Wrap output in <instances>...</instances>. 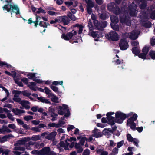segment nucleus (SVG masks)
<instances>
[{
	"label": "nucleus",
	"instance_id": "obj_1",
	"mask_svg": "<svg viewBox=\"0 0 155 155\" xmlns=\"http://www.w3.org/2000/svg\"><path fill=\"white\" fill-rule=\"evenodd\" d=\"M3 3H6L2 7L3 10H6L9 12L11 10L13 12H15L16 15L20 14L19 9L16 5H12V0H0Z\"/></svg>",
	"mask_w": 155,
	"mask_h": 155
},
{
	"label": "nucleus",
	"instance_id": "obj_2",
	"mask_svg": "<svg viewBox=\"0 0 155 155\" xmlns=\"http://www.w3.org/2000/svg\"><path fill=\"white\" fill-rule=\"evenodd\" d=\"M58 114L60 115L64 114L63 117H68L70 115V113L69 111L68 106L65 104H63L62 105L56 107Z\"/></svg>",
	"mask_w": 155,
	"mask_h": 155
},
{
	"label": "nucleus",
	"instance_id": "obj_3",
	"mask_svg": "<svg viewBox=\"0 0 155 155\" xmlns=\"http://www.w3.org/2000/svg\"><path fill=\"white\" fill-rule=\"evenodd\" d=\"M12 93L14 94L13 97H17L19 96H21L22 95L26 97H30L31 94V93L27 90H24L22 91L17 90H13Z\"/></svg>",
	"mask_w": 155,
	"mask_h": 155
},
{
	"label": "nucleus",
	"instance_id": "obj_4",
	"mask_svg": "<svg viewBox=\"0 0 155 155\" xmlns=\"http://www.w3.org/2000/svg\"><path fill=\"white\" fill-rule=\"evenodd\" d=\"M107 38L113 41H118L119 39V36L117 33L114 31H111L108 34L105 35Z\"/></svg>",
	"mask_w": 155,
	"mask_h": 155
},
{
	"label": "nucleus",
	"instance_id": "obj_5",
	"mask_svg": "<svg viewBox=\"0 0 155 155\" xmlns=\"http://www.w3.org/2000/svg\"><path fill=\"white\" fill-rule=\"evenodd\" d=\"M94 26L99 30H104L107 25V23L106 21H99L98 20H96L93 21Z\"/></svg>",
	"mask_w": 155,
	"mask_h": 155
},
{
	"label": "nucleus",
	"instance_id": "obj_6",
	"mask_svg": "<svg viewBox=\"0 0 155 155\" xmlns=\"http://www.w3.org/2000/svg\"><path fill=\"white\" fill-rule=\"evenodd\" d=\"M115 121L119 123H121L127 117V115L120 112L118 111L115 114Z\"/></svg>",
	"mask_w": 155,
	"mask_h": 155
},
{
	"label": "nucleus",
	"instance_id": "obj_7",
	"mask_svg": "<svg viewBox=\"0 0 155 155\" xmlns=\"http://www.w3.org/2000/svg\"><path fill=\"white\" fill-rule=\"evenodd\" d=\"M119 46L122 50H126L128 48L129 45L126 38H121L120 39Z\"/></svg>",
	"mask_w": 155,
	"mask_h": 155
},
{
	"label": "nucleus",
	"instance_id": "obj_8",
	"mask_svg": "<svg viewBox=\"0 0 155 155\" xmlns=\"http://www.w3.org/2000/svg\"><path fill=\"white\" fill-rule=\"evenodd\" d=\"M77 34V32L73 30L71 32H69L66 34L63 33L61 35V38L64 40L68 41L70 39H71L74 35Z\"/></svg>",
	"mask_w": 155,
	"mask_h": 155
},
{
	"label": "nucleus",
	"instance_id": "obj_9",
	"mask_svg": "<svg viewBox=\"0 0 155 155\" xmlns=\"http://www.w3.org/2000/svg\"><path fill=\"white\" fill-rule=\"evenodd\" d=\"M59 144L60 147H64L65 150H68V146L71 148L74 146V142H72L70 144H69V143H68L67 140H66L65 143L63 142H61Z\"/></svg>",
	"mask_w": 155,
	"mask_h": 155
},
{
	"label": "nucleus",
	"instance_id": "obj_10",
	"mask_svg": "<svg viewBox=\"0 0 155 155\" xmlns=\"http://www.w3.org/2000/svg\"><path fill=\"white\" fill-rule=\"evenodd\" d=\"M114 114V112H109L107 113L106 115L107 119L108 120V123L111 125L114 124V118L112 116V115Z\"/></svg>",
	"mask_w": 155,
	"mask_h": 155
},
{
	"label": "nucleus",
	"instance_id": "obj_11",
	"mask_svg": "<svg viewBox=\"0 0 155 155\" xmlns=\"http://www.w3.org/2000/svg\"><path fill=\"white\" fill-rule=\"evenodd\" d=\"M100 18L103 20H106L109 17V13L104 10H102L101 13L98 14Z\"/></svg>",
	"mask_w": 155,
	"mask_h": 155
},
{
	"label": "nucleus",
	"instance_id": "obj_12",
	"mask_svg": "<svg viewBox=\"0 0 155 155\" xmlns=\"http://www.w3.org/2000/svg\"><path fill=\"white\" fill-rule=\"evenodd\" d=\"M134 121L132 120V118H129L127 121V125L130 126V128L133 130L136 129V124L134 122Z\"/></svg>",
	"mask_w": 155,
	"mask_h": 155
},
{
	"label": "nucleus",
	"instance_id": "obj_13",
	"mask_svg": "<svg viewBox=\"0 0 155 155\" xmlns=\"http://www.w3.org/2000/svg\"><path fill=\"white\" fill-rule=\"evenodd\" d=\"M48 113L49 115L53 118H55L58 116V114L55 113V109L53 107H50Z\"/></svg>",
	"mask_w": 155,
	"mask_h": 155
},
{
	"label": "nucleus",
	"instance_id": "obj_14",
	"mask_svg": "<svg viewBox=\"0 0 155 155\" xmlns=\"http://www.w3.org/2000/svg\"><path fill=\"white\" fill-rule=\"evenodd\" d=\"M20 104L21 105L22 107H20V108L23 109V108L26 109H29L30 108V106L29 105V102L26 101H21Z\"/></svg>",
	"mask_w": 155,
	"mask_h": 155
},
{
	"label": "nucleus",
	"instance_id": "obj_15",
	"mask_svg": "<svg viewBox=\"0 0 155 155\" xmlns=\"http://www.w3.org/2000/svg\"><path fill=\"white\" fill-rule=\"evenodd\" d=\"M93 133L94 134L93 136L96 138L100 137L103 136L102 133L97 129L94 130L93 131Z\"/></svg>",
	"mask_w": 155,
	"mask_h": 155
},
{
	"label": "nucleus",
	"instance_id": "obj_16",
	"mask_svg": "<svg viewBox=\"0 0 155 155\" xmlns=\"http://www.w3.org/2000/svg\"><path fill=\"white\" fill-rule=\"evenodd\" d=\"M131 50L133 54L137 56L138 55L140 52V48L138 47H133Z\"/></svg>",
	"mask_w": 155,
	"mask_h": 155
},
{
	"label": "nucleus",
	"instance_id": "obj_17",
	"mask_svg": "<svg viewBox=\"0 0 155 155\" xmlns=\"http://www.w3.org/2000/svg\"><path fill=\"white\" fill-rule=\"evenodd\" d=\"M96 151L98 154L100 155H107L108 152L105 151L103 149L97 148Z\"/></svg>",
	"mask_w": 155,
	"mask_h": 155
},
{
	"label": "nucleus",
	"instance_id": "obj_18",
	"mask_svg": "<svg viewBox=\"0 0 155 155\" xmlns=\"http://www.w3.org/2000/svg\"><path fill=\"white\" fill-rule=\"evenodd\" d=\"M11 130L6 126H3L1 128H0V133L4 134L5 133H10Z\"/></svg>",
	"mask_w": 155,
	"mask_h": 155
},
{
	"label": "nucleus",
	"instance_id": "obj_19",
	"mask_svg": "<svg viewBox=\"0 0 155 155\" xmlns=\"http://www.w3.org/2000/svg\"><path fill=\"white\" fill-rule=\"evenodd\" d=\"M138 37V35L136 31H133L129 35V38L132 40H136Z\"/></svg>",
	"mask_w": 155,
	"mask_h": 155
},
{
	"label": "nucleus",
	"instance_id": "obj_20",
	"mask_svg": "<svg viewBox=\"0 0 155 155\" xmlns=\"http://www.w3.org/2000/svg\"><path fill=\"white\" fill-rule=\"evenodd\" d=\"M44 90H45L46 94L48 95V97H57L54 94L52 93V91L48 88L45 87Z\"/></svg>",
	"mask_w": 155,
	"mask_h": 155
},
{
	"label": "nucleus",
	"instance_id": "obj_21",
	"mask_svg": "<svg viewBox=\"0 0 155 155\" xmlns=\"http://www.w3.org/2000/svg\"><path fill=\"white\" fill-rule=\"evenodd\" d=\"M50 151L49 147H45L43 148L41 150V155L48 154Z\"/></svg>",
	"mask_w": 155,
	"mask_h": 155
},
{
	"label": "nucleus",
	"instance_id": "obj_22",
	"mask_svg": "<svg viewBox=\"0 0 155 155\" xmlns=\"http://www.w3.org/2000/svg\"><path fill=\"white\" fill-rule=\"evenodd\" d=\"M57 133L55 132H53L49 134L45 137V138L48 140H51L53 139L55 136L56 135Z\"/></svg>",
	"mask_w": 155,
	"mask_h": 155
},
{
	"label": "nucleus",
	"instance_id": "obj_23",
	"mask_svg": "<svg viewBox=\"0 0 155 155\" xmlns=\"http://www.w3.org/2000/svg\"><path fill=\"white\" fill-rule=\"evenodd\" d=\"M29 137L24 138L21 140H19L17 142V144L19 145H23L25 143V142L30 140Z\"/></svg>",
	"mask_w": 155,
	"mask_h": 155
},
{
	"label": "nucleus",
	"instance_id": "obj_24",
	"mask_svg": "<svg viewBox=\"0 0 155 155\" xmlns=\"http://www.w3.org/2000/svg\"><path fill=\"white\" fill-rule=\"evenodd\" d=\"M116 5V4L114 2L110 3L107 5V8L108 10L112 12Z\"/></svg>",
	"mask_w": 155,
	"mask_h": 155
},
{
	"label": "nucleus",
	"instance_id": "obj_25",
	"mask_svg": "<svg viewBox=\"0 0 155 155\" xmlns=\"http://www.w3.org/2000/svg\"><path fill=\"white\" fill-rule=\"evenodd\" d=\"M112 12L115 15H117L120 13L121 11L119 6L116 5L115 8Z\"/></svg>",
	"mask_w": 155,
	"mask_h": 155
},
{
	"label": "nucleus",
	"instance_id": "obj_26",
	"mask_svg": "<svg viewBox=\"0 0 155 155\" xmlns=\"http://www.w3.org/2000/svg\"><path fill=\"white\" fill-rule=\"evenodd\" d=\"M110 20L112 24H117L119 21L118 17L114 15L110 16Z\"/></svg>",
	"mask_w": 155,
	"mask_h": 155
},
{
	"label": "nucleus",
	"instance_id": "obj_27",
	"mask_svg": "<svg viewBox=\"0 0 155 155\" xmlns=\"http://www.w3.org/2000/svg\"><path fill=\"white\" fill-rule=\"evenodd\" d=\"M62 22L63 23L64 25H66L69 24L70 21V20L66 16H64L62 19Z\"/></svg>",
	"mask_w": 155,
	"mask_h": 155
},
{
	"label": "nucleus",
	"instance_id": "obj_28",
	"mask_svg": "<svg viewBox=\"0 0 155 155\" xmlns=\"http://www.w3.org/2000/svg\"><path fill=\"white\" fill-rule=\"evenodd\" d=\"M36 84L34 82H30V84H28V86L31 89L33 90L34 91H36Z\"/></svg>",
	"mask_w": 155,
	"mask_h": 155
},
{
	"label": "nucleus",
	"instance_id": "obj_29",
	"mask_svg": "<svg viewBox=\"0 0 155 155\" xmlns=\"http://www.w3.org/2000/svg\"><path fill=\"white\" fill-rule=\"evenodd\" d=\"M74 27H77L79 29L78 31V33L79 34H80L82 33L83 26L81 25H79L78 24H76L74 25Z\"/></svg>",
	"mask_w": 155,
	"mask_h": 155
},
{
	"label": "nucleus",
	"instance_id": "obj_30",
	"mask_svg": "<svg viewBox=\"0 0 155 155\" xmlns=\"http://www.w3.org/2000/svg\"><path fill=\"white\" fill-rule=\"evenodd\" d=\"M75 148L77 150L78 153H80L83 150V149L82 147L81 146L80 144L79 143H76L75 146Z\"/></svg>",
	"mask_w": 155,
	"mask_h": 155
},
{
	"label": "nucleus",
	"instance_id": "obj_31",
	"mask_svg": "<svg viewBox=\"0 0 155 155\" xmlns=\"http://www.w3.org/2000/svg\"><path fill=\"white\" fill-rule=\"evenodd\" d=\"M12 111L14 112L15 114L17 115H20L21 114L25 112V111L24 110L18 109H13Z\"/></svg>",
	"mask_w": 155,
	"mask_h": 155
},
{
	"label": "nucleus",
	"instance_id": "obj_32",
	"mask_svg": "<svg viewBox=\"0 0 155 155\" xmlns=\"http://www.w3.org/2000/svg\"><path fill=\"white\" fill-rule=\"evenodd\" d=\"M13 137V136L12 134H9L8 135L2 137L1 140V141L2 142H4L6 141L7 139L10 137Z\"/></svg>",
	"mask_w": 155,
	"mask_h": 155
},
{
	"label": "nucleus",
	"instance_id": "obj_33",
	"mask_svg": "<svg viewBox=\"0 0 155 155\" xmlns=\"http://www.w3.org/2000/svg\"><path fill=\"white\" fill-rule=\"evenodd\" d=\"M148 55L151 59L155 60V51L150 50L149 52Z\"/></svg>",
	"mask_w": 155,
	"mask_h": 155
},
{
	"label": "nucleus",
	"instance_id": "obj_34",
	"mask_svg": "<svg viewBox=\"0 0 155 155\" xmlns=\"http://www.w3.org/2000/svg\"><path fill=\"white\" fill-rule=\"evenodd\" d=\"M35 76L36 73H29L27 75L29 79H32L33 80L35 78Z\"/></svg>",
	"mask_w": 155,
	"mask_h": 155
},
{
	"label": "nucleus",
	"instance_id": "obj_35",
	"mask_svg": "<svg viewBox=\"0 0 155 155\" xmlns=\"http://www.w3.org/2000/svg\"><path fill=\"white\" fill-rule=\"evenodd\" d=\"M68 17L70 19L73 21H75L76 20V17L74 15L72 14L70 12H69L67 14Z\"/></svg>",
	"mask_w": 155,
	"mask_h": 155
},
{
	"label": "nucleus",
	"instance_id": "obj_36",
	"mask_svg": "<svg viewBox=\"0 0 155 155\" xmlns=\"http://www.w3.org/2000/svg\"><path fill=\"white\" fill-rule=\"evenodd\" d=\"M4 65H6V67L8 68H12V66L5 62H2L0 61V66H2Z\"/></svg>",
	"mask_w": 155,
	"mask_h": 155
},
{
	"label": "nucleus",
	"instance_id": "obj_37",
	"mask_svg": "<svg viewBox=\"0 0 155 155\" xmlns=\"http://www.w3.org/2000/svg\"><path fill=\"white\" fill-rule=\"evenodd\" d=\"M14 81L17 84V85L21 87H23V83H22V81H20L19 80V79L18 78H16L15 79Z\"/></svg>",
	"mask_w": 155,
	"mask_h": 155
},
{
	"label": "nucleus",
	"instance_id": "obj_38",
	"mask_svg": "<svg viewBox=\"0 0 155 155\" xmlns=\"http://www.w3.org/2000/svg\"><path fill=\"white\" fill-rule=\"evenodd\" d=\"M86 3L87 5V7H93L94 6V3L91 0H88Z\"/></svg>",
	"mask_w": 155,
	"mask_h": 155
},
{
	"label": "nucleus",
	"instance_id": "obj_39",
	"mask_svg": "<svg viewBox=\"0 0 155 155\" xmlns=\"http://www.w3.org/2000/svg\"><path fill=\"white\" fill-rule=\"evenodd\" d=\"M116 24H114L111 23L110 25L112 29L117 31H119V28L118 25H116Z\"/></svg>",
	"mask_w": 155,
	"mask_h": 155
},
{
	"label": "nucleus",
	"instance_id": "obj_40",
	"mask_svg": "<svg viewBox=\"0 0 155 155\" xmlns=\"http://www.w3.org/2000/svg\"><path fill=\"white\" fill-rule=\"evenodd\" d=\"M59 124H56L55 123H49L48 124V127H56L58 128L59 127Z\"/></svg>",
	"mask_w": 155,
	"mask_h": 155
},
{
	"label": "nucleus",
	"instance_id": "obj_41",
	"mask_svg": "<svg viewBox=\"0 0 155 155\" xmlns=\"http://www.w3.org/2000/svg\"><path fill=\"white\" fill-rule=\"evenodd\" d=\"M137 56H138L139 58L142 59H147V55L144 54V53H139Z\"/></svg>",
	"mask_w": 155,
	"mask_h": 155
},
{
	"label": "nucleus",
	"instance_id": "obj_42",
	"mask_svg": "<svg viewBox=\"0 0 155 155\" xmlns=\"http://www.w3.org/2000/svg\"><path fill=\"white\" fill-rule=\"evenodd\" d=\"M50 87L55 92L57 93L58 94L59 93V92L58 91V88L57 87L55 86L51 85Z\"/></svg>",
	"mask_w": 155,
	"mask_h": 155
},
{
	"label": "nucleus",
	"instance_id": "obj_43",
	"mask_svg": "<svg viewBox=\"0 0 155 155\" xmlns=\"http://www.w3.org/2000/svg\"><path fill=\"white\" fill-rule=\"evenodd\" d=\"M149 49L148 47L147 46L144 47L142 50V52L147 55L149 52Z\"/></svg>",
	"mask_w": 155,
	"mask_h": 155
},
{
	"label": "nucleus",
	"instance_id": "obj_44",
	"mask_svg": "<svg viewBox=\"0 0 155 155\" xmlns=\"http://www.w3.org/2000/svg\"><path fill=\"white\" fill-rule=\"evenodd\" d=\"M98 31H93L91 33V36L94 38H99V36L98 35Z\"/></svg>",
	"mask_w": 155,
	"mask_h": 155
},
{
	"label": "nucleus",
	"instance_id": "obj_45",
	"mask_svg": "<svg viewBox=\"0 0 155 155\" xmlns=\"http://www.w3.org/2000/svg\"><path fill=\"white\" fill-rule=\"evenodd\" d=\"M38 99L41 102L45 103H49V101L45 99L44 97H37Z\"/></svg>",
	"mask_w": 155,
	"mask_h": 155
},
{
	"label": "nucleus",
	"instance_id": "obj_46",
	"mask_svg": "<svg viewBox=\"0 0 155 155\" xmlns=\"http://www.w3.org/2000/svg\"><path fill=\"white\" fill-rule=\"evenodd\" d=\"M85 141H87V139L86 137H82L80 140V143L81 145H83Z\"/></svg>",
	"mask_w": 155,
	"mask_h": 155
},
{
	"label": "nucleus",
	"instance_id": "obj_47",
	"mask_svg": "<svg viewBox=\"0 0 155 155\" xmlns=\"http://www.w3.org/2000/svg\"><path fill=\"white\" fill-rule=\"evenodd\" d=\"M147 6V4L146 2H142V4L139 5V8L141 9H145Z\"/></svg>",
	"mask_w": 155,
	"mask_h": 155
},
{
	"label": "nucleus",
	"instance_id": "obj_48",
	"mask_svg": "<svg viewBox=\"0 0 155 155\" xmlns=\"http://www.w3.org/2000/svg\"><path fill=\"white\" fill-rule=\"evenodd\" d=\"M40 138V136L39 135L33 136L31 139L34 141H37L39 140Z\"/></svg>",
	"mask_w": 155,
	"mask_h": 155
},
{
	"label": "nucleus",
	"instance_id": "obj_49",
	"mask_svg": "<svg viewBox=\"0 0 155 155\" xmlns=\"http://www.w3.org/2000/svg\"><path fill=\"white\" fill-rule=\"evenodd\" d=\"M24 119L26 121H28L32 119L33 117L32 116H25L24 117Z\"/></svg>",
	"mask_w": 155,
	"mask_h": 155
},
{
	"label": "nucleus",
	"instance_id": "obj_50",
	"mask_svg": "<svg viewBox=\"0 0 155 155\" xmlns=\"http://www.w3.org/2000/svg\"><path fill=\"white\" fill-rule=\"evenodd\" d=\"M151 23L150 21H148L145 23L144 25V26L146 28H150L151 27Z\"/></svg>",
	"mask_w": 155,
	"mask_h": 155
},
{
	"label": "nucleus",
	"instance_id": "obj_51",
	"mask_svg": "<svg viewBox=\"0 0 155 155\" xmlns=\"http://www.w3.org/2000/svg\"><path fill=\"white\" fill-rule=\"evenodd\" d=\"M10 112V111L9 110L8 113H7V117L8 118L10 119L12 121H13L14 120V118L13 117L12 114L9 113Z\"/></svg>",
	"mask_w": 155,
	"mask_h": 155
},
{
	"label": "nucleus",
	"instance_id": "obj_52",
	"mask_svg": "<svg viewBox=\"0 0 155 155\" xmlns=\"http://www.w3.org/2000/svg\"><path fill=\"white\" fill-rule=\"evenodd\" d=\"M31 153L36 155H41V150H34L31 152Z\"/></svg>",
	"mask_w": 155,
	"mask_h": 155
},
{
	"label": "nucleus",
	"instance_id": "obj_53",
	"mask_svg": "<svg viewBox=\"0 0 155 155\" xmlns=\"http://www.w3.org/2000/svg\"><path fill=\"white\" fill-rule=\"evenodd\" d=\"M131 44L134 47H138L139 43L137 41H135L131 42Z\"/></svg>",
	"mask_w": 155,
	"mask_h": 155
},
{
	"label": "nucleus",
	"instance_id": "obj_54",
	"mask_svg": "<svg viewBox=\"0 0 155 155\" xmlns=\"http://www.w3.org/2000/svg\"><path fill=\"white\" fill-rule=\"evenodd\" d=\"M150 17L152 19H155V10L151 12L150 14Z\"/></svg>",
	"mask_w": 155,
	"mask_h": 155
},
{
	"label": "nucleus",
	"instance_id": "obj_55",
	"mask_svg": "<svg viewBox=\"0 0 155 155\" xmlns=\"http://www.w3.org/2000/svg\"><path fill=\"white\" fill-rule=\"evenodd\" d=\"M15 149L20 151H24L25 150V148L23 147L19 146L18 145L17 147H15Z\"/></svg>",
	"mask_w": 155,
	"mask_h": 155
},
{
	"label": "nucleus",
	"instance_id": "obj_56",
	"mask_svg": "<svg viewBox=\"0 0 155 155\" xmlns=\"http://www.w3.org/2000/svg\"><path fill=\"white\" fill-rule=\"evenodd\" d=\"M63 18V16H59L58 17L56 18L55 19V21H56L57 22L60 23L63 21H62V19Z\"/></svg>",
	"mask_w": 155,
	"mask_h": 155
},
{
	"label": "nucleus",
	"instance_id": "obj_57",
	"mask_svg": "<svg viewBox=\"0 0 155 155\" xmlns=\"http://www.w3.org/2000/svg\"><path fill=\"white\" fill-rule=\"evenodd\" d=\"M9 110L5 108H2L0 107V113H3L4 112L5 113H8Z\"/></svg>",
	"mask_w": 155,
	"mask_h": 155
},
{
	"label": "nucleus",
	"instance_id": "obj_58",
	"mask_svg": "<svg viewBox=\"0 0 155 155\" xmlns=\"http://www.w3.org/2000/svg\"><path fill=\"white\" fill-rule=\"evenodd\" d=\"M127 137L128 140L130 142H132V140L134 138L132 137L131 135L130 134H128Z\"/></svg>",
	"mask_w": 155,
	"mask_h": 155
},
{
	"label": "nucleus",
	"instance_id": "obj_59",
	"mask_svg": "<svg viewBox=\"0 0 155 155\" xmlns=\"http://www.w3.org/2000/svg\"><path fill=\"white\" fill-rule=\"evenodd\" d=\"M31 130L35 132H39L41 131V130L38 127H32Z\"/></svg>",
	"mask_w": 155,
	"mask_h": 155
},
{
	"label": "nucleus",
	"instance_id": "obj_60",
	"mask_svg": "<svg viewBox=\"0 0 155 155\" xmlns=\"http://www.w3.org/2000/svg\"><path fill=\"white\" fill-rule=\"evenodd\" d=\"M73 37V40H74V41H73L72 40H71L70 41V42L71 43H78V41H77V40H78V38H77V37H75V36H74Z\"/></svg>",
	"mask_w": 155,
	"mask_h": 155
},
{
	"label": "nucleus",
	"instance_id": "obj_61",
	"mask_svg": "<svg viewBox=\"0 0 155 155\" xmlns=\"http://www.w3.org/2000/svg\"><path fill=\"white\" fill-rule=\"evenodd\" d=\"M51 100L52 101L56 103H58L60 101L58 97H51Z\"/></svg>",
	"mask_w": 155,
	"mask_h": 155
},
{
	"label": "nucleus",
	"instance_id": "obj_62",
	"mask_svg": "<svg viewBox=\"0 0 155 155\" xmlns=\"http://www.w3.org/2000/svg\"><path fill=\"white\" fill-rule=\"evenodd\" d=\"M21 81L26 84H28V79L26 78H24L21 79Z\"/></svg>",
	"mask_w": 155,
	"mask_h": 155
},
{
	"label": "nucleus",
	"instance_id": "obj_63",
	"mask_svg": "<svg viewBox=\"0 0 155 155\" xmlns=\"http://www.w3.org/2000/svg\"><path fill=\"white\" fill-rule=\"evenodd\" d=\"M104 30H100V31L98 32V36H99V38L102 37H103L104 35H105V33L103 31Z\"/></svg>",
	"mask_w": 155,
	"mask_h": 155
},
{
	"label": "nucleus",
	"instance_id": "obj_64",
	"mask_svg": "<svg viewBox=\"0 0 155 155\" xmlns=\"http://www.w3.org/2000/svg\"><path fill=\"white\" fill-rule=\"evenodd\" d=\"M90 151L89 149H86L84 150L83 153V155H89Z\"/></svg>",
	"mask_w": 155,
	"mask_h": 155
}]
</instances>
